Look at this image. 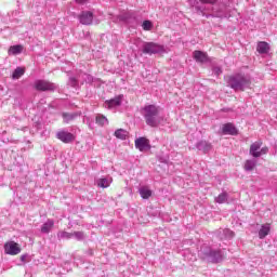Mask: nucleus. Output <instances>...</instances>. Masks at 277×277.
<instances>
[{
    "mask_svg": "<svg viewBox=\"0 0 277 277\" xmlns=\"http://www.w3.org/2000/svg\"><path fill=\"white\" fill-rule=\"evenodd\" d=\"M113 183H114V177H111V175H106L95 181V184L97 185V187L102 189H107V187H110Z\"/></svg>",
    "mask_w": 277,
    "mask_h": 277,
    "instance_id": "obj_11",
    "label": "nucleus"
},
{
    "mask_svg": "<svg viewBox=\"0 0 277 277\" xmlns=\"http://www.w3.org/2000/svg\"><path fill=\"white\" fill-rule=\"evenodd\" d=\"M203 259H208L210 263H220L222 262V259H224V255L222 254V251H209Z\"/></svg>",
    "mask_w": 277,
    "mask_h": 277,
    "instance_id": "obj_10",
    "label": "nucleus"
},
{
    "mask_svg": "<svg viewBox=\"0 0 277 277\" xmlns=\"http://www.w3.org/2000/svg\"><path fill=\"white\" fill-rule=\"evenodd\" d=\"M96 124H100V127H105V124H109V120H107V117L103 115H97Z\"/></svg>",
    "mask_w": 277,
    "mask_h": 277,
    "instance_id": "obj_24",
    "label": "nucleus"
},
{
    "mask_svg": "<svg viewBox=\"0 0 277 277\" xmlns=\"http://www.w3.org/2000/svg\"><path fill=\"white\" fill-rule=\"evenodd\" d=\"M271 230H272V226L268 223L263 224L259 230L260 239H265L267 235H269Z\"/></svg>",
    "mask_w": 277,
    "mask_h": 277,
    "instance_id": "obj_16",
    "label": "nucleus"
},
{
    "mask_svg": "<svg viewBox=\"0 0 277 277\" xmlns=\"http://www.w3.org/2000/svg\"><path fill=\"white\" fill-rule=\"evenodd\" d=\"M123 95H118L113 100L106 101L104 103V107L106 109H116V107H120L122 105Z\"/></svg>",
    "mask_w": 277,
    "mask_h": 277,
    "instance_id": "obj_8",
    "label": "nucleus"
},
{
    "mask_svg": "<svg viewBox=\"0 0 277 277\" xmlns=\"http://www.w3.org/2000/svg\"><path fill=\"white\" fill-rule=\"evenodd\" d=\"M160 108L156 105H146L141 109V114L148 127L157 128L163 126L164 119L159 116Z\"/></svg>",
    "mask_w": 277,
    "mask_h": 277,
    "instance_id": "obj_1",
    "label": "nucleus"
},
{
    "mask_svg": "<svg viewBox=\"0 0 277 277\" xmlns=\"http://www.w3.org/2000/svg\"><path fill=\"white\" fill-rule=\"evenodd\" d=\"M215 16H216L217 18H228V16H230V15H228V14H226V13H216Z\"/></svg>",
    "mask_w": 277,
    "mask_h": 277,
    "instance_id": "obj_30",
    "label": "nucleus"
},
{
    "mask_svg": "<svg viewBox=\"0 0 277 277\" xmlns=\"http://www.w3.org/2000/svg\"><path fill=\"white\" fill-rule=\"evenodd\" d=\"M21 261H22V263H29V255H27V254L22 255Z\"/></svg>",
    "mask_w": 277,
    "mask_h": 277,
    "instance_id": "obj_31",
    "label": "nucleus"
},
{
    "mask_svg": "<svg viewBox=\"0 0 277 277\" xmlns=\"http://www.w3.org/2000/svg\"><path fill=\"white\" fill-rule=\"evenodd\" d=\"M72 237H75L78 241H82L85 235L83 234V232H74Z\"/></svg>",
    "mask_w": 277,
    "mask_h": 277,
    "instance_id": "obj_29",
    "label": "nucleus"
},
{
    "mask_svg": "<svg viewBox=\"0 0 277 277\" xmlns=\"http://www.w3.org/2000/svg\"><path fill=\"white\" fill-rule=\"evenodd\" d=\"M57 237L58 239H72V233L62 230L57 233Z\"/></svg>",
    "mask_w": 277,
    "mask_h": 277,
    "instance_id": "obj_26",
    "label": "nucleus"
},
{
    "mask_svg": "<svg viewBox=\"0 0 277 277\" xmlns=\"http://www.w3.org/2000/svg\"><path fill=\"white\" fill-rule=\"evenodd\" d=\"M213 72H215L216 75H222V68L215 67V68L213 69Z\"/></svg>",
    "mask_w": 277,
    "mask_h": 277,
    "instance_id": "obj_34",
    "label": "nucleus"
},
{
    "mask_svg": "<svg viewBox=\"0 0 277 277\" xmlns=\"http://www.w3.org/2000/svg\"><path fill=\"white\" fill-rule=\"evenodd\" d=\"M256 51L261 55H265V54L269 53V43L265 42V41H260L258 43Z\"/></svg>",
    "mask_w": 277,
    "mask_h": 277,
    "instance_id": "obj_15",
    "label": "nucleus"
},
{
    "mask_svg": "<svg viewBox=\"0 0 277 277\" xmlns=\"http://www.w3.org/2000/svg\"><path fill=\"white\" fill-rule=\"evenodd\" d=\"M201 3H215L217 0H199Z\"/></svg>",
    "mask_w": 277,
    "mask_h": 277,
    "instance_id": "obj_33",
    "label": "nucleus"
},
{
    "mask_svg": "<svg viewBox=\"0 0 277 277\" xmlns=\"http://www.w3.org/2000/svg\"><path fill=\"white\" fill-rule=\"evenodd\" d=\"M193 57L199 64H207V62H211V58L209 57L207 52L198 50L193 52Z\"/></svg>",
    "mask_w": 277,
    "mask_h": 277,
    "instance_id": "obj_12",
    "label": "nucleus"
},
{
    "mask_svg": "<svg viewBox=\"0 0 277 277\" xmlns=\"http://www.w3.org/2000/svg\"><path fill=\"white\" fill-rule=\"evenodd\" d=\"M35 88L41 92H53L57 90V87L47 80H37L35 81Z\"/></svg>",
    "mask_w": 277,
    "mask_h": 277,
    "instance_id": "obj_5",
    "label": "nucleus"
},
{
    "mask_svg": "<svg viewBox=\"0 0 277 277\" xmlns=\"http://www.w3.org/2000/svg\"><path fill=\"white\" fill-rule=\"evenodd\" d=\"M197 148L199 150H203V153H208V150H211V144H209L205 141H201L197 144Z\"/></svg>",
    "mask_w": 277,
    "mask_h": 277,
    "instance_id": "obj_22",
    "label": "nucleus"
},
{
    "mask_svg": "<svg viewBox=\"0 0 277 277\" xmlns=\"http://www.w3.org/2000/svg\"><path fill=\"white\" fill-rule=\"evenodd\" d=\"M115 136L118 140H126L127 137H129V132L124 129H118L115 131Z\"/></svg>",
    "mask_w": 277,
    "mask_h": 277,
    "instance_id": "obj_20",
    "label": "nucleus"
},
{
    "mask_svg": "<svg viewBox=\"0 0 277 277\" xmlns=\"http://www.w3.org/2000/svg\"><path fill=\"white\" fill-rule=\"evenodd\" d=\"M135 148L141 153H145V150H150V141L146 137H138L134 142Z\"/></svg>",
    "mask_w": 277,
    "mask_h": 277,
    "instance_id": "obj_7",
    "label": "nucleus"
},
{
    "mask_svg": "<svg viewBox=\"0 0 277 277\" xmlns=\"http://www.w3.org/2000/svg\"><path fill=\"white\" fill-rule=\"evenodd\" d=\"M228 200V195L226 193H222L215 198V202L219 205H224V202H227Z\"/></svg>",
    "mask_w": 277,
    "mask_h": 277,
    "instance_id": "obj_25",
    "label": "nucleus"
},
{
    "mask_svg": "<svg viewBox=\"0 0 277 277\" xmlns=\"http://www.w3.org/2000/svg\"><path fill=\"white\" fill-rule=\"evenodd\" d=\"M190 5H196V0H189Z\"/></svg>",
    "mask_w": 277,
    "mask_h": 277,
    "instance_id": "obj_36",
    "label": "nucleus"
},
{
    "mask_svg": "<svg viewBox=\"0 0 277 277\" xmlns=\"http://www.w3.org/2000/svg\"><path fill=\"white\" fill-rule=\"evenodd\" d=\"M76 116L77 115H71V114L64 113L63 114V120H64L65 123H68V122H70V120H75Z\"/></svg>",
    "mask_w": 277,
    "mask_h": 277,
    "instance_id": "obj_28",
    "label": "nucleus"
},
{
    "mask_svg": "<svg viewBox=\"0 0 277 277\" xmlns=\"http://www.w3.org/2000/svg\"><path fill=\"white\" fill-rule=\"evenodd\" d=\"M262 146H263V142H261V141H256V142L252 143L250 146V150H249L251 157L256 158V157H261L263 155H267V153H269V148L262 147Z\"/></svg>",
    "mask_w": 277,
    "mask_h": 277,
    "instance_id": "obj_4",
    "label": "nucleus"
},
{
    "mask_svg": "<svg viewBox=\"0 0 277 277\" xmlns=\"http://www.w3.org/2000/svg\"><path fill=\"white\" fill-rule=\"evenodd\" d=\"M55 222L53 220H48L42 226H41V233H44L45 235L51 233V228H53Z\"/></svg>",
    "mask_w": 277,
    "mask_h": 277,
    "instance_id": "obj_19",
    "label": "nucleus"
},
{
    "mask_svg": "<svg viewBox=\"0 0 277 277\" xmlns=\"http://www.w3.org/2000/svg\"><path fill=\"white\" fill-rule=\"evenodd\" d=\"M4 253L10 254L11 256H16V254H21V246L15 241H8L4 243Z\"/></svg>",
    "mask_w": 277,
    "mask_h": 277,
    "instance_id": "obj_6",
    "label": "nucleus"
},
{
    "mask_svg": "<svg viewBox=\"0 0 277 277\" xmlns=\"http://www.w3.org/2000/svg\"><path fill=\"white\" fill-rule=\"evenodd\" d=\"M79 21L81 25H92V21H94V14H92L90 11H83L79 15Z\"/></svg>",
    "mask_w": 277,
    "mask_h": 277,
    "instance_id": "obj_13",
    "label": "nucleus"
},
{
    "mask_svg": "<svg viewBox=\"0 0 277 277\" xmlns=\"http://www.w3.org/2000/svg\"><path fill=\"white\" fill-rule=\"evenodd\" d=\"M25 75V68L23 67H17L12 75L13 79H21Z\"/></svg>",
    "mask_w": 277,
    "mask_h": 277,
    "instance_id": "obj_23",
    "label": "nucleus"
},
{
    "mask_svg": "<svg viewBox=\"0 0 277 277\" xmlns=\"http://www.w3.org/2000/svg\"><path fill=\"white\" fill-rule=\"evenodd\" d=\"M227 83L235 92H243L246 88H250V78L238 74L229 77Z\"/></svg>",
    "mask_w": 277,
    "mask_h": 277,
    "instance_id": "obj_2",
    "label": "nucleus"
},
{
    "mask_svg": "<svg viewBox=\"0 0 277 277\" xmlns=\"http://www.w3.org/2000/svg\"><path fill=\"white\" fill-rule=\"evenodd\" d=\"M143 53L155 55L157 53H168V51H166V48L159 43L147 42L143 45Z\"/></svg>",
    "mask_w": 277,
    "mask_h": 277,
    "instance_id": "obj_3",
    "label": "nucleus"
},
{
    "mask_svg": "<svg viewBox=\"0 0 277 277\" xmlns=\"http://www.w3.org/2000/svg\"><path fill=\"white\" fill-rule=\"evenodd\" d=\"M243 168L246 172H252L256 168V160H246Z\"/></svg>",
    "mask_w": 277,
    "mask_h": 277,
    "instance_id": "obj_21",
    "label": "nucleus"
},
{
    "mask_svg": "<svg viewBox=\"0 0 277 277\" xmlns=\"http://www.w3.org/2000/svg\"><path fill=\"white\" fill-rule=\"evenodd\" d=\"M21 53H23V45L21 44L11 45L8 51L9 55H21Z\"/></svg>",
    "mask_w": 277,
    "mask_h": 277,
    "instance_id": "obj_18",
    "label": "nucleus"
},
{
    "mask_svg": "<svg viewBox=\"0 0 277 277\" xmlns=\"http://www.w3.org/2000/svg\"><path fill=\"white\" fill-rule=\"evenodd\" d=\"M88 2V0H76V3H79L80 5H82V3Z\"/></svg>",
    "mask_w": 277,
    "mask_h": 277,
    "instance_id": "obj_35",
    "label": "nucleus"
},
{
    "mask_svg": "<svg viewBox=\"0 0 277 277\" xmlns=\"http://www.w3.org/2000/svg\"><path fill=\"white\" fill-rule=\"evenodd\" d=\"M142 27H143L144 31H150V29H153V22L144 21L142 24Z\"/></svg>",
    "mask_w": 277,
    "mask_h": 277,
    "instance_id": "obj_27",
    "label": "nucleus"
},
{
    "mask_svg": "<svg viewBox=\"0 0 277 277\" xmlns=\"http://www.w3.org/2000/svg\"><path fill=\"white\" fill-rule=\"evenodd\" d=\"M138 194H140L141 198H143L144 200H148V198H150V196H153V190H150V188H148V186H142L138 189Z\"/></svg>",
    "mask_w": 277,
    "mask_h": 277,
    "instance_id": "obj_17",
    "label": "nucleus"
},
{
    "mask_svg": "<svg viewBox=\"0 0 277 277\" xmlns=\"http://www.w3.org/2000/svg\"><path fill=\"white\" fill-rule=\"evenodd\" d=\"M225 235H226L227 237H235V233H233V230H230V229H226V230H225Z\"/></svg>",
    "mask_w": 277,
    "mask_h": 277,
    "instance_id": "obj_32",
    "label": "nucleus"
},
{
    "mask_svg": "<svg viewBox=\"0 0 277 277\" xmlns=\"http://www.w3.org/2000/svg\"><path fill=\"white\" fill-rule=\"evenodd\" d=\"M56 137L64 144H70L75 140V134L62 130L56 133Z\"/></svg>",
    "mask_w": 277,
    "mask_h": 277,
    "instance_id": "obj_9",
    "label": "nucleus"
},
{
    "mask_svg": "<svg viewBox=\"0 0 277 277\" xmlns=\"http://www.w3.org/2000/svg\"><path fill=\"white\" fill-rule=\"evenodd\" d=\"M222 133L224 135H237V128L233 123H226L222 128Z\"/></svg>",
    "mask_w": 277,
    "mask_h": 277,
    "instance_id": "obj_14",
    "label": "nucleus"
}]
</instances>
